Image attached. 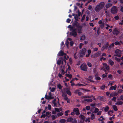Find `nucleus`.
Wrapping results in <instances>:
<instances>
[{"label": "nucleus", "instance_id": "obj_1", "mask_svg": "<svg viewBox=\"0 0 123 123\" xmlns=\"http://www.w3.org/2000/svg\"><path fill=\"white\" fill-rule=\"evenodd\" d=\"M105 3L102 2L100 3L95 8V11L97 12H99L101 9L103 8L104 6Z\"/></svg>", "mask_w": 123, "mask_h": 123}, {"label": "nucleus", "instance_id": "obj_2", "mask_svg": "<svg viewBox=\"0 0 123 123\" xmlns=\"http://www.w3.org/2000/svg\"><path fill=\"white\" fill-rule=\"evenodd\" d=\"M76 29L75 28H73V27L71 28L70 30V31H71L70 33V35L74 37H76L77 34L76 31Z\"/></svg>", "mask_w": 123, "mask_h": 123}, {"label": "nucleus", "instance_id": "obj_3", "mask_svg": "<svg viewBox=\"0 0 123 123\" xmlns=\"http://www.w3.org/2000/svg\"><path fill=\"white\" fill-rule=\"evenodd\" d=\"M103 67L101 69H103V70L105 72L106 71H109V66L107 65V64L105 63L103 64Z\"/></svg>", "mask_w": 123, "mask_h": 123}, {"label": "nucleus", "instance_id": "obj_4", "mask_svg": "<svg viewBox=\"0 0 123 123\" xmlns=\"http://www.w3.org/2000/svg\"><path fill=\"white\" fill-rule=\"evenodd\" d=\"M117 11L116 7L114 6L111 8V12L112 14H115L117 12Z\"/></svg>", "mask_w": 123, "mask_h": 123}, {"label": "nucleus", "instance_id": "obj_5", "mask_svg": "<svg viewBox=\"0 0 123 123\" xmlns=\"http://www.w3.org/2000/svg\"><path fill=\"white\" fill-rule=\"evenodd\" d=\"M86 51V49L85 48L82 49L80 50V56L81 57H82L85 54V53Z\"/></svg>", "mask_w": 123, "mask_h": 123}, {"label": "nucleus", "instance_id": "obj_6", "mask_svg": "<svg viewBox=\"0 0 123 123\" xmlns=\"http://www.w3.org/2000/svg\"><path fill=\"white\" fill-rule=\"evenodd\" d=\"M80 68L82 70L85 71H87V67L86 64H82L80 66Z\"/></svg>", "mask_w": 123, "mask_h": 123}, {"label": "nucleus", "instance_id": "obj_7", "mask_svg": "<svg viewBox=\"0 0 123 123\" xmlns=\"http://www.w3.org/2000/svg\"><path fill=\"white\" fill-rule=\"evenodd\" d=\"M115 53L116 54V55H114V56L120 57L121 55V51L120 50L118 49H117L116 50Z\"/></svg>", "mask_w": 123, "mask_h": 123}, {"label": "nucleus", "instance_id": "obj_8", "mask_svg": "<svg viewBox=\"0 0 123 123\" xmlns=\"http://www.w3.org/2000/svg\"><path fill=\"white\" fill-rule=\"evenodd\" d=\"M120 32L119 30L117 28L115 29L112 31L113 34L116 35H117Z\"/></svg>", "mask_w": 123, "mask_h": 123}, {"label": "nucleus", "instance_id": "obj_9", "mask_svg": "<svg viewBox=\"0 0 123 123\" xmlns=\"http://www.w3.org/2000/svg\"><path fill=\"white\" fill-rule=\"evenodd\" d=\"M66 55V54L64 53V52L62 50H61L58 53L57 55L58 56H62L63 55Z\"/></svg>", "mask_w": 123, "mask_h": 123}, {"label": "nucleus", "instance_id": "obj_10", "mask_svg": "<svg viewBox=\"0 0 123 123\" xmlns=\"http://www.w3.org/2000/svg\"><path fill=\"white\" fill-rule=\"evenodd\" d=\"M73 111L75 112V114L77 115H79L80 114L79 111L77 108H74L73 109Z\"/></svg>", "mask_w": 123, "mask_h": 123}, {"label": "nucleus", "instance_id": "obj_11", "mask_svg": "<svg viewBox=\"0 0 123 123\" xmlns=\"http://www.w3.org/2000/svg\"><path fill=\"white\" fill-rule=\"evenodd\" d=\"M72 25L73 26H75L77 27H78L79 26V23L77 21H75V22L73 23Z\"/></svg>", "mask_w": 123, "mask_h": 123}, {"label": "nucleus", "instance_id": "obj_12", "mask_svg": "<svg viewBox=\"0 0 123 123\" xmlns=\"http://www.w3.org/2000/svg\"><path fill=\"white\" fill-rule=\"evenodd\" d=\"M77 28H78V33H82V26H80Z\"/></svg>", "mask_w": 123, "mask_h": 123}, {"label": "nucleus", "instance_id": "obj_13", "mask_svg": "<svg viewBox=\"0 0 123 123\" xmlns=\"http://www.w3.org/2000/svg\"><path fill=\"white\" fill-rule=\"evenodd\" d=\"M109 46L108 43L107 42L106 44L102 48L101 50H104L105 49L107 48Z\"/></svg>", "mask_w": 123, "mask_h": 123}, {"label": "nucleus", "instance_id": "obj_14", "mask_svg": "<svg viewBox=\"0 0 123 123\" xmlns=\"http://www.w3.org/2000/svg\"><path fill=\"white\" fill-rule=\"evenodd\" d=\"M117 95H118V93L117 92H112L111 93L110 95V96L111 97L113 96H116Z\"/></svg>", "mask_w": 123, "mask_h": 123}, {"label": "nucleus", "instance_id": "obj_15", "mask_svg": "<svg viewBox=\"0 0 123 123\" xmlns=\"http://www.w3.org/2000/svg\"><path fill=\"white\" fill-rule=\"evenodd\" d=\"M62 57H60L59 58V59L57 61V64L58 65H60L62 61Z\"/></svg>", "mask_w": 123, "mask_h": 123}, {"label": "nucleus", "instance_id": "obj_16", "mask_svg": "<svg viewBox=\"0 0 123 123\" xmlns=\"http://www.w3.org/2000/svg\"><path fill=\"white\" fill-rule=\"evenodd\" d=\"M123 103L121 101H117L115 104L117 105H121L123 104Z\"/></svg>", "mask_w": 123, "mask_h": 123}, {"label": "nucleus", "instance_id": "obj_17", "mask_svg": "<svg viewBox=\"0 0 123 123\" xmlns=\"http://www.w3.org/2000/svg\"><path fill=\"white\" fill-rule=\"evenodd\" d=\"M73 120V119L72 118L70 117L68 118L67 120V122H72Z\"/></svg>", "mask_w": 123, "mask_h": 123}, {"label": "nucleus", "instance_id": "obj_18", "mask_svg": "<svg viewBox=\"0 0 123 123\" xmlns=\"http://www.w3.org/2000/svg\"><path fill=\"white\" fill-rule=\"evenodd\" d=\"M117 88V86L115 85L114 86H112L110 88V90H112L113 89L114 90H115Z\"/></svg>", "mask_w": 123, "mask_h": 123}, {"label": "nucleus", "instance_id": "obj_19", "mask_svg": "<svg viewBox=\"0 0 123 123\" xmlns=\"http://www.w3.org/2000/svg\"><path fill=\"white\" fill-rule=\"evenodd\" d=\"M105 120L104 118L103 117V116H101L100 117V118H99L98 120L99 121L103 122L104 121V120Z\"/></svg>", "mask_w": 123, "mask_h": 123}, {"label": "nucleus", "instance_id": "obj_20", "mask_svg": "<svg viewBox=\"0 0 123 123\" xmlns=\"http://www.w3.org/2000/svg\"><path fill=\"white\" fill-rule=\"evenodd\" d=\"M84 101H87V102H92V99H86V98H85L84 99Z\"/></svg>", "mask_w": 123, "mask_h": 123}, {"label": "nucleus", "instance_id": "obj_21", "mask_svg": "<svg viewBox=\"0 0 123 123\" xmlns=\"http://www.w3.org/2000/svg\"><path fill=\"white\" fill-rule=\"evenodd\" d=\"M100 55V52H98L94 54V56L95 57L99 56Z\"/></svg>", "mask_w": 123, "mask_h": 123}, {"label": "nucleus", "instance_id": "obj_22", "mask_svg": "<svg viewBox=\"0 0 123 123\" xmlns=\"http://www.w3.org/2000/svg\"><path fill=\"white\" fill-rule=\"evenodd\" d=\"M109 62L110 64L112 66L114 64V62L112 61L111 60H109Z\"/></svg>", "mask_w": 123, "mask_h": 123}, {"label": "nucleus", "instance_id": "obj_23", "mask_svg": "<svg viewBox=\"0 0 123 123\" xmlns=\"http://www.w3.org/2000/svg\"><path fill=\"white\" fill-rule=\"evenodd\" d=\"M112 4L111 3H108L107 4L106 6V8H108L111 6H112Z\"/></svg>", "mask_w": 123, "mask_h": 123}, {"label": "nucleus", "instance_id": "obj_24", "mask_svg": "<svg viewBox=\"0 0 123 123\" xmlns=\"http://www.w3.org/2000/svg\"><path fill=\"white\" fill-rule=\"evenodd\" d=\"M79 117L80 118V119L85 120V117L84 115H80L79 116Z\"/></svg>", "mask_w": 123, "mask_h": 123}, {"label": "nucleus", "instance_id": "obj_25", "mask_svg": "<svg viewBox=\"0 0 123 123\" xmlns=\"http://www.w3.org/2000/svg\"><path fill=\"white\" fill-rule=\"evenodd\" d=\"M66 77H67L68 78H71L72 77V75L71 74H66Z\"/></svg>", "mask_w": 123, "mask_h": 123}, {"label": "nucleus", "instance_id": "obj_26", "mask_svg": "<svg viewBox=\"0 0 123 123\" xmlns=\"http://www.w3.org/2000/svg\"><path fill=\"white\" fill-rule=\"evenodd\" d=\"M66 122V120L64 119H62L60 120V123H65Z\"/></svg>", "mask_w": 123, "mask_h": 123}, {"label": "nucleus", "instance_id": "obj_27", "mask_svg": "<svg viewBox=\"0 0 123 123\" xmlns=\"http://www.w3.org/2000/svg\"><path fill=\"white\" fill-rule=\"evenodd\" d=\"M80 90H74V93L75 94H77L79 93V92L80 91Z\"/></svg>", "mask_w": 123, "mask_h": 123}, {"label": "nucleus", "instance_id": "obj_28", "mask_svg": "<svg viewBox=\"0 0 123 123\" xmlns=\"http://www.w3.org/2000/svg\"><path fill=\"white\" fill-rule=\"evenodd\" d=\"M114 110L115 111H117V106L115 105H113L112 106Z\"/></svg>", "mask_w": 123, "mask_h": 123}, {"label": "nucleus", "instance_id": "obj_29", "mask_svg": "<svg viewBox=\"0 0 123 123\" xmlns=\"http://www.w3.org/2000/svg\"><path fill=\"white\" fill-rule=\"evenodd\" d=\"M56 99H54V100L52 101V103L54 104V106L56 107V104L55 103Z\"/></svg>", "mask_w": 123, "mask_h": 123}, {"label": "nucleus", "instance_id": "obj_30", "mask_svg": "<svg viewBox=\"0 0 123 123\" xmlns=\"http://www.w3.org/2000/svg\"><path fill=\"white\" fill-rule=\"evenodd\" d=\"M95 108V110L94 111L93 113H96L98 111V108Z\"/></svg>", "mask_w": 123, "mask_h": 123}, {"label": "nucleus", "instance_id": "obj_31", "mask_svg": "<svg viewBox=\"0 0 123 123\" xmlns=\"http://www.w3.org/2000/svg\"><path fill=\"white\" fill-rule=\"evenodd\" d=\"M109 107L108 106H106L105 107L104 110L105 112H106L109 110Z\"/></svg>", "mask_w": 123, "mask_h": 123}, {"label": "nucleus", "instance_id": "obj_32", "mask_svg": "<svg viewBox=\"0 0 123 123\" xmlns=\"http://www.w3.org/2000/svg\"><path fill=\"white\" fill-rule=\"evenodd\" d=\"M85 38V37L84 35H82L80 37V40H84Z\"/></svg>", "mask_w": 123, "mask_h": 123}, {"label": "nucleus", "instance_id": "obj_33", "mask_svg": "<svg viewBox=\"0 0 123 123\" xmlns=\"http://www.w3.org/2000/svg\"><path fill=\"white\" fill-rule=\"evenodd\" d=\"M91 119L92 120H93L95 118L94 114H92L91 115Z\"/></svg>", "mask_w": 123, "mask_h": 123}, {"label": "nucleus", "instance_id": "obj_34", "mask_svg": "<svg viewBox=\"0 0 123 123\" xmlns=\"http://www.w3.org/2000/svg\"><path fill=\"white\" fill-rule=\"evenodd\" d=\"M67 93L70 96L71 95V93L70 91L68 90L66 91Z\"/></svg>", "mask_w": 123, "mask_h": 123}, {"label": "nucleus", "instance_id": "obj_35", "mask_svg": "<svg viewBox=\"0 0 123 123\" xmlns=\"http://www.w3.org/2000/svg\"><path fill=\"white\" fill-rule=\"evenodd\" d=\"M123 92V90H122L121 89H119L117 91V93H118V94H119V93H122Z\"/></svg>", "mask_w": 123, "mask_h": 123}, {"label": "nucleus", "instance_id": "obj_36", "mask_svg": "<svg viewBox=\"0 0 123 123\" xmlns=\"http://www.w3.org/2000/svg\"><path fill=\"white\" fill-rule=\"evenodd\" d=\"M75 86H85V85L80 84L78 83L76 84Z\"/></svg>", "mask_w": 123, "mask_h": 123}, {"label": "nucleus", "instance_id": "obj_37", "mask_svg": "<svg viewBox=\"0 0 123 123\" xmlns=\"http://www.w3.org/2000/svg\"><path fill=\"white\" fill-rule=\"evenodd\" d=\"M115 59L118 62H120V59L117 58V57H115Z\"/></svg>", "mask_w": 123, "mask_h": 123}, {"label": "nucleus", "instance_id": "obj_38", "mask_svg": "<svg viewBox=\"0 0 123 123\" xmlns=\"http://www.w3.org/2000/svg\"><path fill=\"white\" fill-rule=\"evenodd\" d=\"M49 96H48L47 94H46L45 96V99L49 100Z\"/></svg>", "mask_w": 123, "mask_h": 123}, {"label": "nucleus", "instance_id": "obj_39", "mask_svg": "<svg viewBox=\"0 0 123 123\" xmlns=\"http://www.w3.org/2000/svg\"><path fill=\"white\" fill-rule=\"evenodd\" d=\"M87 65L89 67H91L92 66V65L90 62H87Z\"/></svg>", "mask_w": 123, "mask_h": 123}, {"label": "nucleus", "instance_id": "obj_40", "mask_svg": "<svg viewBox=\"0 0 123 123\" xmlns=\"http://www.w3.org/2000/svg\"><path fill=\"white\" fill-rule=\"evenodd\" d=\"M63 114V113L62 112H61L57 113V114L58 116L59 117L62 116Z\"/></svg>", "mask_w": 123, "mask_h": 123}, {"label": "nucleus", "instance_id": "obj_41", "mask_svg": "<svg viewBox=\"0 0 123 123\" xmlns=\"http://www.w3.org/2000/svg\"><path fill=\"white\" fill-rule=\"evenodd\" d=\"M73 121L72 122V123H77V121L75 118H74L73 119Z\"/></svg>", "mask_w": 123, "mask_h": 123}, {"label": "nucleus", "instance_id": "obj_42", "mask_svg": "<svg viewBox=\"0 0 123 123\" xmlns=\"http://www.w3.org/2000/svg\"><path fill=\"white\" fill-rule=\"evenodd\" d=\"M68 44L69 42L68 40H67L66 41V45L68 48Z\"/></svg>", "mask_w": 123, "mask_h": 123}, {"label": "nucleus", "instance_id": "obj_43", "mask_svg": "<svg viewBox=\"0 0 123 123\" xmlns=\"http://www.w3.org/2000/svg\"><path fill=\"white\" fill-rule=\"evenodd\" d=\"M86 109L87 110H89L90 109V106H86Z\"/></svg>", "mask_w": 123, "mask_h": 123}, {"label": "nucleus", "instance_id": "obj_44", "mask_svg": "<svg viewBox=\"0 0 123 123\" xmlns=\"http://www.w3.org/2000/svg\"><path fill=\"white\" fill-rule=\"evenodd\" d=\"M96 80H99L100 79V78L99 77H96L95 76Z\"/></svg>", "mask_w": 123, "mask_h": 123}, {"label": "nucleus", "instance_id": "obj_45", "mask_svg": "<svg viewBox=\"0 0 123 123\" xmlns=\"http://www.w3.org/2000/svg\"><path fill=\"white\" fill-rule=\"evenodd\" d=\"M55 110L56 112H59V109L58 108H55Z\"/></svg>", "mask_w": 123, "mask_h": 123}, {"label": "nucleus", "instance_id": "obj_46", "mask_svg": "<svg viewBox=\"0 0 123 123\" xmlns=\"http://www.w3.org/2000/svg\"><path fill=\"white\" fill-rule=\"evenodd\" d=\"M58 87L60 89H61L62 87V86H61L60 84H58Z\"/></svg>", "mask_w": 123, "mask_h": 123}, {"label": "nucleus", "instance_id": "obj_47", "mask_svg": "<svg viewBox=\"0 0 123 123\" xmlns=\"http://www.w3.org/2000/svg\"><path fill=\"white\" fill-rule=\"evenodd\" d=\"M114 18L115 19L117 20H118L119 18V16L118 15L114 17Z\"/></svg>", "mask_w": 123, "mask_h": 123}, {"label": "nucleus", "instance_id": "obj_48", "mask_svg": "<svg viewBox=\"0 0 123 123\" xmlns=\"http://www.w3.org/2000/svg\"><path fill=\"white\" fill-rule=\"evenodd\" d=\"M62 96L64 98L67 97V95L66 93H63V94H62Z\"/></svg>", "mask_w": 123, "mask_h": 123}, {"label": "nucleus", "instance_id": "obj_49", "mask_svg": "<svg viewBox=\"0 0 123 123\" xmlns=\"http://www.w3.org/2000/svg\"><path fill=\"white\" fill-rule=\"evenodd\" d=\"M74 18L76 20H78V17L77 15L76 14L75 15V16L74 17Z\"/></svg>", "mask_w": 123, "mask_h": 123}, {"label": "nucleus", "instance_id": "obj_50", "mask_svg": "<svg viewBox=\"0 0 123 123\" xmlns=\"http://www.w3.org/2000/svg\"><path fill=\"white\" fill-rule=\"evenodd\" d=\"M84 120L80 119V120L79 123H83Z\"/></svg>", "mask_w": 123, "mask_h": 123}, {"label": "nucleus", "instance_id": "obj_51", "mask_svg": "<svg viewBox=\"0 0 123 123\" xmlns=\"http://www.w3.org/2000/svg\"><path fill=\"white\" fill-rule=\"evenodd\" d=\"M103 59L104 60H106V58H104L103 57H102L100 59V60L101 61Z\"/></svg>", "mask_w": 123, "mask_h": 123}, {"label": "nucleus", "instance_id": "obj_52", "mask_svg": "<svg viewBox=\"0 0 123 123\" xmlns=\"http://www.w3.org/2000/svg\"><path fill=\"white\" fill-rule=\"evenodd\" d=\"M64 58H65L66 60H67L68 59L69 57L68 55H65Z\"/></svg>", "mask_w": 123, "mask_h": 123}, {"label": "nucleus", "instance_id": "obj_53", "mask_svg": "<svg viewBox=\"0 0 123 123\" xmlns=\"http://www.w3.org/2000/svg\"><path fill=\"white\" fill-rule=\"evenodd\" d=\"M74 43L73 41H71L70 42V44L71 46H72L73 45Z\"/></svg>", "mask_w": 123, "mask_h": 123}, {"label": "nucleus", "instance_id": "obj_54", "mask_svg": "<svg viewBox=\"0 0 123 123\" xmlns=\"http://www.w3.org/2000/svg\"><path fill=\"white\" fill-rule=\"evenodd\" d=\"M116 97H113L111 99L112 100L114 101H115V102L116 101Z\"/></svg>", "mask_w": 123, "mask_h": 123}, {"label": "nucleus", "instance_id": "obj_55", "mask_svg": "<svg viewBox=\"0 0 123 123\" xmlns=\"http://www.w3.org/2000/svg\"><path fill=\"white\" fill-rule=\"evenodd\" d=\"M69 112V111L68 110L67 111H66L65 112V113L66 114H65V115L66 116H67L68 115V114L67 113Z\"/></svg>", "mask_w": 123, "mask_h": 123}, {"label": "nucleus", "instance_id": "obj_56", "mask_svg": "<svg viewBox=\"0 0 123 123\" xmlns=\"http://www.w3.org/2000/svg\"><path fill=\"white\" fill-rule=\"evenodd\" d=\"M105 88V86L103 85L101 86L100 87L101 89L102 90H104Z\"/></svg>", "mask_w": 123, "mask_h": 123}, {"label": "nucleus", "instance_id": "obj_57", "mask_svg": "<svg viewBox=\"0 0 123 123\" xmlns=\"http://www.w3.org/2000/svg\"><path fill=\"white\" fill-rule=\"evenodd\" d=\"M48 108L49 110H50L51 108V106L50 105H48Z\"/></svg>", "mask_w": 123, "mask_h": 123}, {"label": "nucleus", "instance_id": "obj_58", "mask_svg": "<svg viewBox=\"0 0 123 123\" xmlns=\"http://www.w3.org/2000/svg\"><path fill=\"white\" fill-rule=\"evenodd\" d=\"M95 107L92 108L91 109L90 111L92 112L93 113L94 111H93L94 108Z\"/></svg>", "mask_w": 123, "mask_h": 123}, {"label": "nucleus", "instance_id": "obj_59", "mask_svg": "<svg viewBox=\"0 0 123 123\" xmlns=\"http://www.w3.org/2000/svg\"><path fill=\"white\" fill-rule=\"evenodd\" d=\"M51 117H52V119L53 120L55 119L56 118L55 117L54 115H52Z\"/></svg>", "mask_w": 123, "mask_h": 123}, {"label": "nucleus", "instance_id": "obj_60", "mask_svg": "<svg viewBox=\"0 0 123 123\" xmlns=\"http://www.w3.org/2000/svg\"><path fill=\"white\" fill-rule=\"evenodd\" d=\"M46 116V115L45 114H43L41 116V118L43 117L44 118Z\"/></svg>", "mask_w": 123, "mask_h": 123}, {"label": "nucleus", "instance_id": "obj_61", "mask_svg": "<svg viewBox=\"0 0 123 123\" xmlns=\"http://www.w3.org/2000/svg\"><path fill=\"white\" fill-rule=\"evenodd\" d=\"M114 44H115V45H118L119 44V42H118L117 41V42H115V43Z\"/></svg>", "mask_w": 123, "mask_h": 123}, {"label": "nucleus", "instance_id": "obj_62", "mask_svg": "<svg viewBox=\"0 0 123 123\" xmlns=\"http://www.w3.org/2000/svg\"><path fill=\"white\" fill-rule=\"evenodd\" d=\"M104 23H103L101 24L100 27H101L102 28H103V27H104Z\"/></svg>", "mask_w": 123, "mask_h": 123}, {"label": "nucleus", "instance_id": "obj_63", "mask_svg": "<svg viewBox=\"0 0 123 123\" xmlns=\"http://www.w3.org/2000/svg\"><path fill=\"white\" fill-rule=\"evenodd\" d=\"M61 71L62 72V74H64L65 73L64 70L63 69H62L61 70Z\"/></svg>", "mask_w": 123, "mask_h": 123}, {"label": "nucleus", "instance_id": "obj_64", "mask_svg": "<svg viewBox=\"0 0 123 123\" xmlns=\"http://www.w3.org/2000/svg\"><path fill=\"white\" fill-rule=\"evenodd\" d=\"M121 9H120V11L122 12H123V7L122 6H121Z\"/></svg>", "mask_w": 123, "mask_h": 123}]
</instances>
